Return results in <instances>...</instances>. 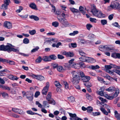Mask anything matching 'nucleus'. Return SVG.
Here are the masks:
<instances>
[{
    "label": "nucleus",
    "mask_w": 120,
    "mask_h": 120,
    "mask_svg": "<svg viewBox=\"0 0 120 120\" xmlns=\"http://www.w3.org/2000/svg\"><path fill=\"white\" fill-rule=\"evenodd\" d=\"M95 36L94 35L92 34H90L88 36V37L90 39L95 38Z\"/></svg>",
    "instance_id": "052dcab7"
},
{
    "label": "nucleus",
    "mask_w": 120,
    "mask_h": 120,
    "mask_svg": "<svg viewBox=\"0 0 120 120\" xmlns=\"http://www.w3.org/2000/svg\"><path fill=\"white\" fill-rule=\"evenodd\" d=\"M93 108L91 106H88L87 108V112L88 113H90L93 111Z\"/></svg>",
    "instance_id": "e433bc0d"
},
{
    "label": "nucleus",
    "mask_w": 120,
    "mask_h": 120,
    "mask_svg": "<svg viewBox=\"0 0 120 120\" xmlns=\"http://www.w3.org/2000/svg\"><path fill=\"white\" fill-rule=\"evenodd\" d=\"M49 103V102H48L47 101H44L43 102V105L44 107H45L46 106H47V107L49 108V105H48V104Z\"/></svg>",
    "instance_id": "58836bf2"
},
{
    "label": "nucleus",
    "mask_w": 120,
    "mask_h": 120,
    "mask_svg": "<svg viewBox=\"0 0 120 120\" xmlns=\"http://www.w3.org/2000/svg\"><path fill=\"white\" fill-rule=\"evenodd\" d=\"M71 73L73 76V80L72 81L76 89H80V86L78 85H76L79 83L80 80V78L79 75V72L74 71L71 72Z\"/></svg>",
    "instance_id": "f257e3e1"
},
{
    "label": "nucleus",
    "mask_w": 120,
    "mask_h": 120,
    "mask_svg": "<svg viewBox=\"0 0 120 120\" xmlns=\"http://www.w3.org/2000/svg\"><path fill=\"white\" fill-rule=\"evenodd\" d=\"M111 56L114 58L120 59V53L116 52L113 53L111 55Z\"/></svg>",
    "instance_id": "6e6552de"
},
{
    "label": "nucleus",
    "mask_w": 120,
    "mask_h": 120,
    "mask_svg": "<svg viewBox=\"0 0 120 120\" xmlns=\"http://www.w3.org/2000/svg\"><path fill=\"white\" fill-rule=\"evenodd\" d=\"M68 99L69 101L72 102H73L75 100L74 98L72 96L68 98Z\"/></svg>",
    "instance_id": "37998d69"
},
{
    "label": "nucleus",
    "mask_w": 120,
    "mask_h": 120,
    "mask_svg": "<svg viewBox=\"0 0 120 120\" xmlns=\"http://www.w3.org/2000/svg\"><path fill=\"white\" fill-rule=\"evenodd\" d=\"M48 90L49 89L44 87L42 90V93L43 94L46 95Z\"/></svg>",
    "instance_id": "c85d7f7f"
},
{
    "label": "nucleus",
    "mask_w": 120,
    "mask_h": 120,
    "mask_svg": "<svg viewBox=\"0 0 120 120\" xmlns=\"http://www.w3.org/2000/svg\"><path fill=\"white\" fill-rule=\"evenodd\" d=\"M23 43L25 44H27L29 43V40L27 38H25L23 40Z\"/></svg>",
    "instance_id": "49530a36"
},
{
    "label": "nucleus",
    "mask_w": 120,
    "mask_h": 120,
    "mask_svg": "<svg viewBox=\"0 0 120 120\" xmlns=\"http://www.w3.org/2000/svg\"><path fill=\"white\" fill-rule=\"evenodd\" d=\"M114 113L115 116L117 120L120 116V114L118 113V112L116 111H114Z\"/></svg>",
    "instance_id": "72a5a7b5"
},
{
    "label": "nucleus",
    "mask_w": 120,
    "mask_h": 120,
    "mask_svg": "<svg viewBox=\"0 0 120 120\" xmlns=\"http://www.w3.org/2000/svg\"><path fill=\"white\" fill-rule=\"evenodd\" d=\"M84 8L82 6H80L79 7V11L81 12L83 14H84L85 12L84 11Z\"/></svg>",
    "instance_id": "f704fd0d"
},
{
    "label": "nucleus",
    "mask_w": 120,
    "mask_h": 120,
    "mask_svg": "<svg viewBox=\"0 0 120 120\" xmlns=\"http://www.w3.org/2000/svg\"><path fill=\"white\" fill-rule=\"evenodd\" d=\"M49 57L51 59V60H55L57 58V57L55 55H52L49 56Z\"/></svg>",
    "instance_id": "09e8293b"
},
{
    "label": "nucleus",
    "mask_w": 120,
    "mask_h": 120,
    "mask_svg": "<svg viewBox=\"0 0 120 120\" xmlns=\"http://www.w3.org/2000/svg\"><path fill=\"white\" fill-rule=\"evenodd\" d=\"M110 65H106L105 66V68L107 70L111 69L112 68H114L116 69H120V66H118L112 64H110Z\"/></svg>",
    "instance_id": "20e7f679"
},
{
    "label": "nucleus",
    "mask_w": 120,
    "mask_h": 120,
    "mask_svg": "<svg viewBox=\"0 0 120 120\" xmlns=\"http://www.w3.org/2000/svg\"><path fill=\"white\" fill-rule=\"evenodd\" d=\"M103 106L107 108V110L108 111V112H110V107L108 105L106 104H105L103 105Z\"/></svg>",
    "instance_id": "ea45409f"
},
{
    "label": "nucleus",
    "mask_w": 120,
    "mask_h": 120,
    "mask_svg": "<svg viewBox=\"0 0 120 120\" xmlns=\"http://www.w3.org/2000/svg\"><path fill=\"white\" fill-rule=\"evenodd\" d=\"M70 48H71V47L73 48H75L77 47V44L76 43H71V45H69Z\"/></svg>",
    "instance_id": "864d4df0"
},
{
    "label": "nucleus",
    "mask_w": 120,
    "mask_h": 120,
    "mask_svg": "<svg viewBox=\"0 0 120 120\" xmlns=\"http://www.w3.org/2000/svg\"><path fill=\"white\" fill-rule=\"evenodd\" d=\"M71 68H74L75 69H78L80 68V66L79 63H73L72 65H71Z\"/></svg>",
    "instance_id": "dca6fc26"
},
{
    "label": "nucleus",
    "mask_w": 120,
    "mask_h": 120,
    "mask_svg": "<svg viewBox=\"0 0 120 120\" xmlns=\"http://www.w3.org/2000/svg\"><path fill=\"white\" fill-rule=\"evenodd\" d=\"M90 79V76H84L82 78V80L83 82H87L89 81Z\"/></svg>",
    "instance_id": "ddd939ff"
},
{
    "label": "nucleus",
    "mask_w": 120,
    "mask_h": 120,
    "mask_svg": "<svg viewBox=\"0 0 120 120\" xmlns=\"http://www.w3.org/2000/svg\"><path fill=\"white\" fill-rule=\"evenodd\" d=\"M96 62V60L94 59L88 57L86 62L89 63H94Z\"/></svg>",
    "instance_id": "f8f14e48"
},
{
    "label": "nucleus",
    "mask_w": 120,
    "mask_h": 120,
    "mask_svg": "<svg viewBox=\"0 0 120 120\" xmlns=\"http://www.w3.org/2000/svg\"><path fill=\"white\" fill-rule=\"evenodd\" d=\"M86 98L90 101L92 100V97L88 94H87L86 95Z\"/></svg>",
    "instance_id": "3c124183"
},
{
    "label": "nucleus",
    "mask_w": 120,
    "mask_h": 120,
    "mask_svg": "<svg viewBox=\"0 0 120 120\" xmlns=\"http://www.w3.org/2000/svg\"><path fill=\"white\" fill-rule=\"evenodd\" d=\"M100 110L103 114L106 115H108V113H110V112H109L107 110V111H106V110L102 107L100 109Z\"/></svg>",
    "instance_id": "6ab92c4d"
},
{
    "label": "nucleus",
    "mask_w": 120,
    "mask_h": 120,
    "mask_svg": "<svg viewBox=\"0 0 120 120\" xmlns=\"http://www.w3.org/2000/svg\"><path fill=\"white\" fill-rule=\"evenodd\" d=\"M105 51H111L112 52L113 50L112 46L111 45H105Z\"/></svg>",
    "instance_id": "1a4fd4ad"
},
{
    "label": "nucleus",
    "mask_w": 120,
    "mask_h": 120,
    "mask_svg": "<svg viewBox=\"0 0 120 120\" xmlns=\"http://www.w3.org/2000/svg\"><path fill=\"white\" fill-rule=\"evenodd\" d=\"M54 84L57 88H59L61 87V85L58 82L56 81L54 82Z\"/></svg>",
    "instance_id": "c9c22d12"
},
{
    "label": "nucleus",
    "mask_w": 120,
    "mask_h": 120,
    "mask_svg": "<svg viewBox=\"0 0 120 120\" xmlns=\"http://www.w3.org/2000/svg\"><path fill=\"white\" fill-rule=\"evenodd\" d=\"M39 49V48L38 47H36L35 48L31 50V52H34L37 51Z\"/></svg>",
    "instance_id": "4d7b16f0"
},
{
    "label": "nucleus",
    "mask_w": 120,
    "mask_h": 120,
    "mask_svg": "<svg viewBox=\"0 0 120 120\" xmlns=\"http://www.w3.org/2000/svg\"><path fill=\"white\" fill-rule=\"evenodd\" d=\"M4 3L5 4L8 5L10 3V0H4Z\"/></svg>",
    "instance_id": "680f3d73"
},
{
    "label": "nucleus",
    "mask_w": 120,
    "mask_h": 120,
    "mask_svg": "<svg viewBox=\"0 0 120 120\" xmlns=\"http://www.w3.org/2000/svg\"><path fill=\"white\" fill-rule=\"evenodd\" d=\"M9 78L13 80H17L19 78H18L16 76L11 75L9 76Z\"/></svg>",
    "instance_id": "cd10ccee"
},
{
    "label": "nucleus",
    "mask_w": 120,
    "mask_h": 120,
    "mask_svg": "<svg viewBox=\"0 0 120 120\" xmlns=\"http://www.w3.org/2000/svg\"><path fill=\"white\" fill-rule=\"evenodd\" d=\"M63 83L64 85L65 88L67 89H69L68 84L66 81H64L62 82Z\"/></svg>",
    "instance_id": "79ce46f5"
},
{
    "label": "nucleus",
    "mask_w": 120,
    "mask_h": 120,
    "mask_svg": "<svg viewBox=\"0 0 120 120\" xmlns=\"http://www.w3.org/2000/svg\"><path fill=\"white\" fill-rule=\"evenodd\" d=\"M116 3L115 2H112L110 6L108 7L107 10L110 11L112 9H116Z\"/></svg>",
    "instance_id": "423d86ee"
},
{
    "label": "nucleus",
    "mask_w": 120,
    "mask_h": 120,
    "mask_svg": "<svg viewBox=\"0 0 120 120\" xmlns=\"http://www.w3.org/2000/svg\"><path fill=\"white\" fill-rule=\"evenodd\" d=\"M29 32L30 35H33L35 34L36 31L35 30H29Z\"/></svg>",
    "instance_id": "4c0bfd02"
},
{
    "label": "nucleus",
    "mask_w": 120,
    "mask_h": 120,
    "mask_svg": "<svg viewBox=\"0 0 120 120\" xmlns=\"http://www.w3.org/2000/svg\"><path fill=\"white\" fill-rule=\"evenodd\" d=\"M69 114L70 117V120H75L77 117L76 114L75 113L72 114L71 113H69Z\"/></svg>",
    "instance_id": "9b49d317"
},
{
    "label": "nucleus",
    "mask_w": 120,
    "mask_h": 120,
    "mask_svg": "<svg viewBox=\"0 0 120 120\" xmlns=\"http://www.w3.org/2000/svg\"><path fill=\"white\" fill-rule=\"evenodd\" d=\"M31 19H33L35 21H38L39 20V18L37 16L34 15H31L29 16Z\"/></svg>",
    "instance_id": "a878e982"
},
{
    "label": "nucleus",
    "mask_w": 120,
    "mask_h": 120,
    "mask_svg": "<svg viewBox=\"0 0 120 120\" xmlns=\"http://www.w3.org/2000/svg\"><path fill=\"white\" fill-rule=\"evenodd\" d=\"M4 26L8 29H11L12 27L11 23L10 22L7 21L4 22Z\"/></svg>",
    "instance_id": "0eeeda50"
},
{
    "label": "nucleus",
    "mask_w": 120,
    "mask_h": 120,
    "mask_svg": "<svg viewBox=\"0 0 120 120\" xmlns=\"http://www.w3.org/2000/svg\"><path fill=\"white\" fill-rule=\"evenodd\" d=\"M30 7L36 10H37L38 8L36 7L35 4L34 3H31L30 5Z\"/></svg>",
    "instance_id": "5701e85b"
},
{
    "label": "nucleus",
    "mask_w": 120,
    "mask_h": 120,
    "mask_svg": "<svg viewBox=\"0 0 120 120\" xmlns=\"http://www.w3.org/2000/svg\"><path fill=\"white\" fill-rule=\"evenodd\" d=\"M99 49L100 51H105V45H102L100 46L99 47Z\"/></svg>",
    "instance_id": "c756f323"
},
{
    "label": "nucleus",
    "mask_w": 120,
    "mask_h": 120,
    "mask_svg": "<svg viewBox=\"0 0 120 120\" xmlns=\"http://www.w3.org/2000/svg\"><path fill=\"white\" fill-rule=\"evenodd\" d=\"M36 79L40 81H41L44 80L45 78L44 76L41 75H38L36 78Z\"/></svg>",
    "instance_id": "b1692460"
},
{
    "label": "nucleus",
    "mask_w": 120,
    "mask_h": 120,
    "mask_svg": "<svg viewBox=\"0 0 120 120\" xmlns=\"http://www.w3.org/2000/svg\"><path fill=\"white\" fill-rule=\"evenodd\" d=\"M100 115V113L98 112H93L92 113V115L94 116H99Z\"/></svg>",
    "instance_id": "13d9d810"
},
{
    "label": "nucleus",
    "mask_w": 120,
    "mask_h": 120,
    "mask_svg": "<svg viewBox=\"0 0 120 120\" xmlns=\"http://www.w3.org/2000/svg\"><path fill=\"white\" fill-rule=\"evenodd\" d=\"M63 24L64 25L65 27H66L68 26L69 25V24L66 20L63 23Z\"/></svg>",
    "instance_id": "5fc2aeb1"
},
{
    "label": "nucleus",
    "mask_w": 120,
    "mask_h": 120,
    "mask_svg": "<svg viewBox=\"0 0 120 120\" xmlns=\"http://www.w3.org/2000/svg\"><path fill=\"white\" fill-rule=\"evenodd\" d=\"M98 98L101 101L102 103H103L105 102H107L106 100L105 99H103L101 97H98Z\"/></svg>",
    "instance_id": "a19ab883"
},
{
    "label": "nucleus",
    "mask_w": 120,
    "mask_h": 120,
    "mask_svg": "<svg viewBox=\"0 0 120 120\" xmlns=\"http://www.w3.org/2000/svg\"><path fill=\"white\" fill-rule=\"evenodd\" d=\"M84 85L87 87H91L92 85L91 83L89 82H87L84 84Z\"/></svg>",
    "instance_id": "8fccbe9b"
},
{
    "label": "nucleus",
    "mask_w": 120,
    "mask_h": 120,
    "mask_svg": "<svg viewBox=\"0 0 120 120\" xmlns=\"http://www.w3.org/2000/svg\"><path fill=\"white\" fill-rule=\"evenodd\" d=\"M52 24V26H54L55 27H57L59 26V23L55 21L53 22Z\"/></svg>",
    "instance_id": "c03bdc74"
},
{
    "label": "nucleus",
    "mask_w": 120,
    "mask_h": 120,
    "mask_svg": "<svg viewBox=\"0 0 120 120\" xmlns=\"http://www.w3.org/2000/svg\"><path fill=\"white\" fill-rule=\"evenodd\" d=\"M79 53L80 55L82 56H85V53L82 50L79 51Z\"/></svg>",
    "instance_id": "338daca9"
},
{
    "label": "nucleus",
    "mask_w": 120,
    "mask_h": 120,
    "mask_svg": "<svg viewBox=\"0 0 120 120\" xmlns=\"http://www.w3.org/2000/svg\"><path fill=\"white\" fill-rule=\"evenodd\" d=\"M65 71L68 70H70L71 68V65L69 64H65L64 65Z\"/></svg>",
    "instance_id": "2eb2a0df"
},
{
    "label": "nucleus",
    "mask_w": 120,
    "mask_h": 120,
    "mask_svg": "<svg viewBox=\"0 0 120 120\" xmlns=\"http://www.w3.org/2000/svg\"><path fill=\"white\" fill-rule=\"evenodd\" d=\"M87 57L83 56L79 58V59L80 61L82 62H86Z\"/></svg>",
    "instance_id": "4be33fe9"
},
{
    "label": "nucleus",
    "mask_w": 120,
    "mask_h": 120,
    "mask_svg": "<svg viewBox=\"0 0 120 120\" xmlns=\"http://www.w3.org/2000/svg\"><path fill=\"white\" fill-rule=\"evenodd\" d=\"M50 43H55L58 41V39L56 38L52 39L48 41Z\"/></svg>",
    "instance_id": "f3484780"
},
{
    "label": "nucleus",
    "mask_w": 120,
    "mask_h": 120,
    "mask_svg": "<svg viewBox=\"0 0 120 120\" xmlns=\"http://www.w3.org/2000/svg\"><path fill=\"white\" fill-rule=\"evenodd\" d=\"M74 55V54L73 52H67L66 56L67 57H73Z\"/></svg>",
    "instance_id": "2f4dec72"
},
{
    "label": "nucleus",
    "mask_w": 120,
    "mask_h": 120,
    "mask_svg": "<svg viewBox=\"0 0 120 120\" xmlns=\"http://www.w3.org/2000/svg\"><path fill=\"white\" fill-rule=\"evenodd\" d=\"M12 45L10 44H8V45L5 46V51H10L11 49H12Z\"/></svg>",
    "instance_id": "9d476101"
},
{
    "label": "nucleus",
    "mask_w": 120,
    "mask_h": 120,
    "mask_svg": "<svg viewBox=\"0 0 120 120\" xmlns=\"http://www.w3.org/2000/svg\"><path fill=\"white\" fill-rule=\"evenodd\" d=\"M91 12L94 15L98 18L104 17L105 16L101 11L97 9L95 6L94 4L91 6Z\"/></svg>",
    "instance_id": "f03ea898"
},
{
    "label": "nucleus",
    "mask_w": 120,
    "mask_h": 120,
    "mask_svg": "<svg viewBox=\"0 0 120 120\" xmlns=\"http://www.w3.org/2000/svg\"><path fill=\"white\" fill-rule=\"evenodd\" d=\"M116 92L115 93L113 94L114 97H116L118 95L120 92L119 89L118 88H116Z\"/></svg>",
    "instance_id": "bb28decb"
},
{
    "label": "nucleus",
    "mask_w": 120,
    "mask_h": 120,
    "mask_svg": "<svg viewBox=\"0 0 120 120\" xmlns=\"http://www.w3.org/2000/svg\"><path fill=\"white\" fill-rule=\"evenodd\" d=\"M90 22H93L96 23V19L94 18H90Z\"/></svg>",
    "instance_id": "6e6d98bb"
},
{
    "label": "nucleus",
    "mask_w": 120,
    "mask_h": 120,
    "mask_svg": "<svg viewBox=\"0 0 120 120\" xmlns=\"http://www.w3.org/2000/svg\"><path fill=\"white\" fill-rule=\"evenodd\" d=\"M26 98L30 101H32L33 99V94L30 92H26Z\"/></svg>",
    "instance_id": "39448f33"
},
{
    "label": "nucleus",
    "mask_w": 120,
    "mask_h": 120,
    "mask_svg": "<svg viewBox=\"0 0 120 120\" xmlns=\"http://www.w3.org/2000/svg\"><path fill=\"white\" fill-rule=\"evenodd\" d=\"M87 29L88 30H90L91 28L92 27V26L90 24H87L86 25Z\"/></svg>",
    "instance_id": "603ef678"
},
{
    "label": "nucleus",
    "mask_w": 120,
    "mask_h": 120,
    "mask_svg": "<svg viewBox=\"0 0 120 120\" xmlns=\"http://www.w3.org/2000/svg\"><path fill=\"white\" fill-rule=\"evenodd\" d=\"M57 70L58 71L60 72H62L65 71L64 68L63 67L61 66H58Z\"/></svg>",
    "instance_id": "aec40b11"
},
{
    "label": "nucleus",
    "mask_w": 120,
    "mask_h": 120,
    "mask_svg": "<svg viewBox=\"0 0 120 120\" xmlns=\"http://www.w3.org/2000/svg\"><path fill=\"white\" fill-rule=\"evenodd\" d=\"M116 88L113 86H110L108 88L106 89V90L108 91L112 92L115 90Z\"/></svg>",
    "instance_id": "a211bd4d"
},
{
    "label": "nucleus",
    "mask_w": 120,
    "mask_h": 120,
    "mask_svg": "<svg viewBox=\"0 0 120 120\" xmlns=\"http://www.w3.org/2000/svg\"><path fill=\"white\" fill-rule=\"evenodd\" d=\"M116 9H117L118 11L120 9V4L118 3H116Z\"/></svg>",
    "instance_id": "e2e57ef3"
},
{
    "label": "nucleus",
    "mask_w": 120,
    "mask_h": 120,
    "mask_svg": "<svg viewBox=\"0 0 120 120\" xmlns=\"http://www.w3.org/2000/svg\"><path fill=\"white\" fill-rule=\"evenodd\" d=\"M52 66L53 68H57L58 67V64L56 63H52Z\"/></svg>",
    "instance_id": "bf43d9fd"
},
{
    "label": "nucleus",
    "mask_w": 120,
    "mask_h": 120,
    "mask_svg": "<svg viewBox=\"0 0 120 120\" xmlns=\"http://www.w3.org/2000/svg\"><path fill=\"white\" fill-rule=\"evenodd\" d=\"M70 10L74 13H78L79 12V10L73 8H69Z\"/></svg>",
    "instance_id": "412c9836"
},
{
    "label": "nucleus",
    "mask_w": 120,
    "mask_h": 120,
    "mask_svg": "<svg viewBox=\"0 0 120 120\" xmlns=\"http://www.w3.org/2000/svg\"><path fill=\"white\" fill-rule=\"evenodd\" d=\"M1 94L2 96L4 98H5V97L8 96V94L7 93L5 92H3L1 93Z\"/></svg>",
    "instance_id": "69168bd1"
},
{
    "label": "nucleus",
    "mask_w": 120,
    "mask_h": 120,
    "mask_svg": "<svg viewBox=\"0 0 120 120\" xmlns=\"http://www.w3.org/2000/svg\"><path fill=\"white\" fill-rule=\"evenodd\" d=\"M90 68L93 70H95L99 68L100 67L98 65H96L95 66L91 65L90 66Z\"/></svg>",
    "instance_id": "473e14b6"
},
{
    "label": "nucleus",
    "mask_w": 120,
    "mask_h": 120,
    "mask_svg": "<svg viewBox=\"0 0 120 120\" xmlns=\"http://www.w3.org/2000/svg\"><path fill=\"white\" fill-rule=\"evenodd\" d=\"M101 22V24L103 25L106 24L107 23V21L105 19L102 20Z\"/></svg>",
    "instance_id": "de8ad7c7"
},
{
    "label": "nucleus",
    "mask_w": 120,
    "mask_h": 120,
    "mask_svg": "<svg viewBox=\"0 0 120 120\" xmlns=\"http://www.w3.org/2000/svg\"><path fill=\"white\" fill-rule=\"evenodd\" d=\"M8 5L4 4L2 5V8L4 10L7 9Z\"/></svg>",
    "instance_id": "0e129e2a"
},
{
    "label": "nucleus",
    "mask_w": 120,
    "mask_h": 120,
    "mask_svg": "<svg viewBox=\"0 0 120 120\" xmlns=\"http://www.w3.org/2000/svg\"><path fill=\"white\" fill-rule=\"evenodd\" d=\"M42 60L44 61L48 62L51 61V59L49 56H45L42 57Z\"/></svg>",
    "instance_id": "4468645a"
},
{
    "label": "nucleus",
    "mask_w": 120,
    "mask_h": 120,
    "mask_svg": "<svg viewBox=\"0 0 120 120\" xmlns=\"http://www.w3.org/2000/svg\"><path fill=\"white\" fill-rule=\"evenodd\" d=\"M42 60V58L41 57L39 56L36 60H35V63L36 64H39L41 62Z\"/></svg>",
    "instance_id": "393cba45"
},
{
    "label": "nucleus",
    "mask_w": 120,
    "mask_h": 120,
    "mask_svg": "<svg viewBox=\"0 0 120 120\" xmlns=\"http://www.w3.org/2000/svg\"><path fill=\"white\" fill-rule=\"evenodd\" d=\"M52 94L51 92H49L46 97V99L49 102V104L55 105L56 103L55 101L51 98Z\"/></svg>",
    "instance_id": "7ed1b4c3"
},
{
    "label": "nucleus",
    "mask_w": 120,
    "mask_h": 120,
    "mask_svg": "<svg viewBox=\"0 0 120 120\" xmlns=\"http://www.w3.org/2000/svg\"><path fill=\"white\" fill-rule=\"evenodd\" d=\"M40 94V92L38 91H37L34 94V97L36 98H37L38 97Z\"/></svg>",
    "instance_id": "774afa93"
},
{
    "label": "nucleus",
    "mask_w": 120,
    "mask_h": 120,
    "mask_svg": "<svg viewBox=\"0 0 120 120\" xmlns=\"http://www.w3.org/2000/svg\"><path fill=\"white\" fill-rule=\"evenodd\" d=\"M80 68H84L86 67V66L85 64L82 62H80L79 63Z\"/></svg>",
    "instance_id": "7c9ffc66"
},
{
    "label": "nucleus",
    "mask_w": 120,
    "mask_h": 120,
    "mask_svg": "<svg viewBox=\"0 0 120 120\" xmlns=\"http://www.w3.org/2000/svg\"><path fill=\"white\" fill-rule=\"evenodd\" d=\"M58 19L59 21L62 24H63V23H64V22L66 20L65 18H63L61 19L58 18Z\"/></svg>",
    "instance_id": "a18cd8bd"
}]
</instances>
